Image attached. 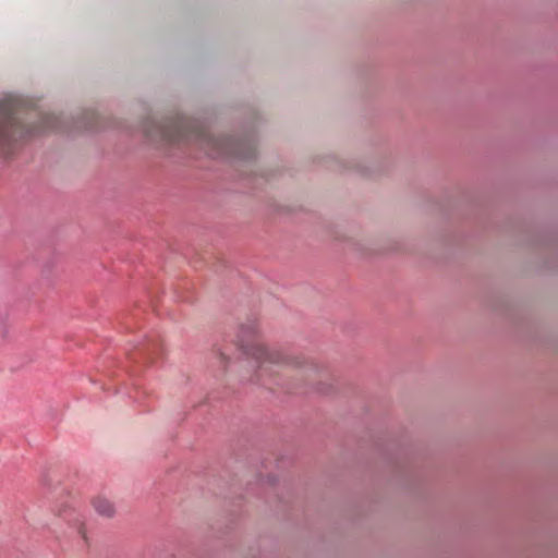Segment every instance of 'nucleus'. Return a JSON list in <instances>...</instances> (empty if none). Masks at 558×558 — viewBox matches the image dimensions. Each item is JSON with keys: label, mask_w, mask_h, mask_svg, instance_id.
Returning a JSON list of instances; mask_svg holds the SVG:
<instances>
[{"label": "nucleus", "mask_w": 558, "mask_h": 558, "mask_svg": "<svg viewBox=\"0 0 558 558\" xmlns=\"http://www.w3.org/2000/svg\"><path fill=\"white\" fill-rule=\"evenodd\" d=\"M213 357L215 360V363L222 368L228 365L229 360H230L229 356L225 352H222L221 349H219V348H215L213 350Z\"/></svg>", "instance_id": "nucleus-6"}, {"label": "nucleus", "mask_w": 558, "mask_h": 558, "mask_svg": "<svg viewBox=\"0 0 558 558\" xmlns=\"http://www.w3.org/2000/svg\"><path fill=\"white\" fill-rule=\"evenodd\" d=\"M240 345L243 353L254 361L255 379L263 384L277 376L306 381L317 371L316 364L302 355L267 347L259 338L257 325L253 323L241 327Z\"/></svg>", "instance_id": "nucleus-1"}, {"label": "nucleus", "mask_w": 558, "mask_h": 558, "mask_svg": "<svg viewBox=\"0 0 558 558\" xmlns=\"http://www.w3.org/2000/svg\"><path fill=\"white\" fill-rule=\"evenodd\" d=\"M94 510L101 517L112 518L116 514L114 504L106 496L98 495L92 499Z\"/></svg>", "instance_id": "nucleus-5"}, {"label": "nucleus", "mask_w": 558, "mask_h": 558, "mask_svg": "<svg viewBox=\"0 0 558 558\" xmlns=\"http://www.w3.org/2000/svg\"><path fill=\"white\" fill-rule=\"evenodd\" d=\"M28 114L15 98H0V149L9 154L14 144L27 135L51 129L50 124L28 126L24 123Z\"/></svg>", "instance_id": "nucleus-2"}, {"label": "nucleus", "mask_w": 558, "mask_h": 558, "mask_svg": "<svg viewBox=\"0 0 558 558\" xmlns=\"http://www.w3.org/2000/svg\"><path fill=\"white\" fill-rule=\"evenodd\" d=\"M189 126L190 124L185 119L179 118L167 125L160 126L159 135L167 142H177L190 136L187 133Z\"/></svg>", "instance_id": "nucleus-4"}, {"label": "nucleus", "mask_w": 558, "mask_h": 558, "mask_svg": "<svg viewBox=\"0 0 558 558\" xmlns=\"http://www.w3.org/2000/svg\"><path fill=\"white\" fill-rule=\"evenodd\" d=\"M77 532L82 536V538L86 541V531L83 523H80V525L77 526Z\"/></svg>", "instance_id": "nucleus-7"}, {"label": "nucleus", "mask_w": 558, "mask_h": 558, "mask_svg": "<svg viewBox=\"0 0 558 558\" xmlns=\"http://www.w3.org/2000/svg\"><path fill=\"white\" fill-rule=\"evenodd\" d=\"M196 137L213 157L232 155L234 153L236 143L231 137H214L203 130L196 131Z\"/></svg>", "instance_id": "nucleus-3"}]
</instances>
